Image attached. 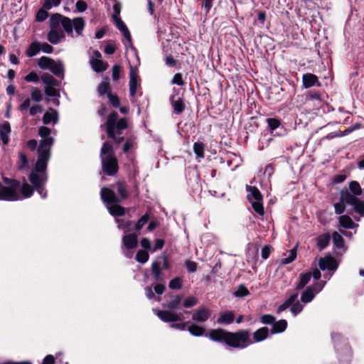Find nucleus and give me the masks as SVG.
<instances>
[{"label":"nucleus","mask_w":364,"mask_h":364,"mask_svg":"<svg viewBox=\"0 0 364 364\" xmlns=\"http://www.w3.org/2000/svg\"><path fill=\"white\" fill-rule=\"evenodd\" d=\"M246 191L247 192L250 193V197L251 198L252 200H263V196L259 191V190L256 186H246Z\"/></svg>","instance_id":"c756f323"},{"label":"nucleus","mask_w":364,"mask_h":364,"mask_svg":"<svg viewBox=\"0 0 364 364\" xmlns=\"http://www.w3.org/2000/svg\"><path fill=\"white\" fill-rule=\"evenodd\" d=\"M198 303V299L197 297L193 296H188L184 301L183 302L182 306L184 308H191L196 306Z\"/></svg>","instance_id":"5fc2aeb1"},{"label":"nucleus","mask_w":364,"mask_h":364,"mask_svg":"<svg viewBox=\"0 0 364 364\" xmlns=\"http://www.w3.org/2000/svg\"><path fill=\"white\" fill-rule=\"evenodd\" d=\"M349 189L348 190L351 195L355 196V197L360 196L363 192V189L360 187L359 183L356 181H351L349 183Z\"/></svg>","instance_id":"4c0bfd02"},{"label":"nucleus","mask_w":364,"mask_h":364,"mask_svg":"<svg viewBox=\"0 0 364 364\" xmlns=\"http://www.w3.org/2000/svg\"><path fill=\"white\" fill-rule=\"evenodd\" d=\"M331 236L328 233L323 234L317 238V247L320 250L325 249L329 244Z\"/></svg>","instance_id":"f704fd0d"},{"label":"nucleus","mask_w":364,"mask_h":364,"mask_svg":"<svg viewBox=\"0 0 364 364\" xmlns=\"http://www.w3.org/2000/svg\"><path fill=\"white\" fill-rule=\"evenodd\" d=\"M90 64L93 70L97 73L105 71L109 67L107 62L103 61L100 59H95V58H90Z\"/></svg>","instance_id":"6ab92c4d"},{"label":"nucleus","mask_w":364,"mask_h":364,"mask_svg":"<svg viewBox=\"0 0 364 364\" xmlns=\"http://www.w3.org/2000/svg\"><path fill=\"white\" fill-rule=\"evenodd\" d=\"M114 154L113 146L112 144L106 141L103 143L100 149V156H105L104 155Z\"/></svg>","instance_id":"de8ad7c7"},{"label":"nucleus","mask_w":364,"mask_h":364,"mask_svg":"<svg viewBox=\"0 0 364 364\" xmlns=\"http://www.w3.org/2000/svg\"><path fill=\"white\" fill-rule=\"evenodd\" d=\"M333 243L336 248L342 249L345 247V240L343 237L336 231L332 234Z\"/></svg>","instance_id":"58836bf2"},{"label":"nucleus","mask_w":364,"mask_h":364,"mask_svg":"<svg viewBox=\"0 0 364 364\" xmlns=\"http://www.w3.org/2000/svg\"><path fill=\"white\" fill-rule=\"evenodd\" d=\"M185 267L188 272L193 273L197 270L198 264L194 261L186 260L185 262Z\"/></svg>","instance_id":"e2e57ef3"},{"label":"nucleus","mask_w":364,"mask_h":364,"mask_svg":"<svg viewBox=\"0 0 364 364\" xmlns=\"http://www.w3.org/2000/svg\"><path fill=\"white\" fill-rule=\"evenodd\" d=\"M187 330L193 336L200 337L205 335V336L209 338V333L205 334V328L203 326H200L198 324L193 323H190Z\"/></svg>","instance_id":"393cba45"},{"label":"nucleus","mask_w":364,"mask_h":364,"mask_svg":"<svg viewBox=\"0 0 364 364\" xmlns=\"http://www.w3.org/2000/svg\"><path fill=\"white\" fill-rule=\"evenodd\" d=\"M210 316L211 312L207 307L200 306L193 314L192 320L196 322L203 323L208 321Z\"/></svg>","instance_id":"f8f14e48"},{"label":"nucleus","mask_w":364,"mask_h":364,"mask_svg":"<svg viewBox=\"0 0 364 364\" xmlns=\"http://www.w3.org/2000/svg\"><path fill=\"white\" fill-rule=\"evenodd\" d=\"M43 123L44 124H49L53 123L57 124L58 122V112L57 110L50 108L49 112H46L43 117Z\"/></svg>","instance_id":"412c9836"},{"label":"nucleus","mask_w":364,"mask_h":364,"mask_svg":"<svg viewBox=\"0 0 364 364\" xmlns=\"http://www.w3.org/2000/svg\"><path fill=\"white\" fill-rule=\"evenodd\" d=\"M151 274L153 275L155 281L159 282L161 279V264L158 261L153 262L151 264Z\"/></svg>","instance_id":"72a5a7b5"},{"label":"nucleus","mask_w":364,"mask_h":364,"mask_svg":"<svg viewBox=\"0 0 364 364\" xmlns=\"http://www.w3.org/2000/svg\"><path fill=\"white\" fill-rule=\"evenodd\" d=\"M102 168L109 176H114L119 170L118 161L114 154L101 156Z\"/></svg>","instance_id":"0eeeda50"},{"label":"nucleus","mask_w":364,"mask_h":364,"mask_svg":"<svg viewBox=\"0 0 364 364\" xmlns=\"http://www.w3.org/2000/svg\"><path fill=\"white\" fill-rule=\"evenodd\" d=\"M318 266L321 270L336 271L338 267L336 259L331 255L321 257L318 261Z\"/></svg>","instance_id":"9b49d317"},{"label":"nucleus","mask_w":364,"mask_h":364,"mask_svg":"<svg viewBox=\"0 0 364 364\" xmlns=\"http://www.w3.org/2000/svg\"><path fill=\"white\" fill-rule=\"evenodd\" d=\"M51 129L46 126H41L38 129V135L41 137L37 149V156L41 158H50L51 148L55 139L50 136Z\"/></svg>","instance_id":"423d86ee"},{"label":"nucleus","mask_w":364,"mask_h":364,"mask_svg":"<svg viewBox=\"0 0 364 364\" xmlns=\"http://www.w3.org/2000/svg\"><path fill=\"white\" fill-rule=\"evenodd\" d=\"M303 87L306 89L313 86L321 87V84L318 77L312 73H305L302 76Z\"/></svg>","instance_id":"4468645a"},{"label":"nucleus","mask_w":364,"mask_h":364,"mask_svg":"<svg viewBox=\"0 0 364 364\" xmlns=\"http://www.w3.org/2000/svg\"><path fill=\"white\" fill-rule=\"evenodd\" d=\"M65 36L62 30L51 29L48 33L47 39L48 41L53 44L56 45L59 43L62 39L65 38Z\"/></svg>","instance_id":"dca6fc26"},{"label":"nucleus","mask_w":364,"mask_h":364,"mask_svg":"<svg viewBox=\"0 0 364 364\" xmlns=\"http://www.w3.org/2000/svg\"><path fill=\"white\" fill-rule=\"evenodd\" d=\"M129 94L132 97H134L136 93L138 86V76L136 69L130 65L129 67Z\"/></svg>","instance_id":"ddd939ff"},{"label":"nucleus","mask_w":364,"mask_h":364,"mask_svg":"<svg viewBox=\"0 0 364 364\" xmlns=\"http://www.w3.org/2000/svg\"><path fill=\"white\" fill-rule=\"evenodd\" d=\"M287 328V321L284 319H281L278 321H274L270 330L271 334L281 333L284 332Z\"/></svg>","instance_id":"a878e982"},{"label":"nucleus","mask_w":364,"mask_h":364,"mask_svg":"<svg viewBox=\"0 0 364 364\" xmlns=\"http://www.w3.org/2000/svg\"><path fill=\"white\" fill-rule=\"evenodd\" d=\"M311 278V272H306L299 275V282L296 286L297 290L302 289L309 282Z\"/></svg>","instance_id":"473e14b6"},{"label":"nucleus","mask_w":364,"mask_h":364,"mask_svg":"<svg viewBox=\"0 0 364 364\" xmlns=\"http://www.w3.org/2000/svg\"><path fill=\"white\" fill-rule=\"evenodd\" d=\"M108 100H109V102L110 103V105L114 107V108H118L120 106V101H119V97L117 96V95L116 94H113L112 92V93H108V96H107Z\"/></svg>","instance_id":"4d7b16f0"},{"label":"nucleus","mask_w":364,"mask_h":364,"mask_svg":"<svg viewBox=\"0 0 364 364\" xmlns=\"http://www.w3.org/2000/svg\"><path fill=\"white\" fill-rule=\"evenodd\" d=\"M339 223L341 227L346 229L353 228L354 225V223L351 218L347 215L340 216Z\"/></svg>","instance_id":"37998d69"},{"label":"nucleus","mask_w":364,"mask_h":364,"mask_svg":"<svg viewBox=\"0 0 364 364\" xmlns=\"http://www.w3.org/2000/svg\"><path fill=\"white\" fill-rule=\"evenodd\" d=\"M249 201L252 203L253 210L259 215H264V210L262 200L252 201L250 196H247Z\"/></svg>","instance_id":"c03bdc74"},{"label":"nucleus","mask_w":364,"mask_h":364,"mask_svg":"<svg viewBox=\"0 0 364 364\" xmlns=\"http://www.w3.org/2000/svg\"><path fill=\"white\" fill-rule=\"evenodd\" d=\"M11 132L10 123L4 121L0 125V139H1L2 144L6 145L9 142V134Z\"/></svg>","instance_id":"f3484780"},{"label":"nucleus","mask_w":364,"mask_h":364,"mask_svg":"<svg viewBox=\"0 0 364 364\" xmlns=\"http://www.w3.org/2000/svg\"><path fill=\"white\" fill-rule=\"evenodd\" d=\"M275 320V317L271 314H264L260 317L262 323L266 325H273Z\"/></svg>","instance_id":"bf43d9fd"},{"label":"nucleus","mask_w":364,"mask_h":364,"mask_svg":"<svg viewBox=\"0 0 364 364\" xmlns=\"http://www.w3.org/2000/svg\"><path fill=\"white\" fill-rule=\"evenodd\" d=\"M41 81L46 85L45 87H59L60 82L48 73H44L41 77Z\"/></svg>","instance_id":"5701e85b"},{"label":"nucleus","mask_w":364,"mask_h":364,"mask_svg":"<svg viewBox=\"0 0 364 364\" xmlns=\"http://www.w3.org/2000/svg\"><path fill=\"white\" fill-rule=\"evenodd\" d=\"M346 193H350L348 189H342L340 191V201L334 204L335 213L341 215L345 212L346 200L345 199Z\"/></svg>","instance_id":"aec40b11"},{"label":"nucleus","mask_w":364,"mask_h":364,"mask_svg":"<svg viewBox=\"0 0 364 364\" xmlns=\"http://www.w3.org/2000/svg\"><path fill=\"white\" fill-rule=\"evenodd\" d=\"M183 287V279L180 277H176L171 280H170L168 283V287L173 290H178L181 289Z\"/></svg>","instance_id":"49530a36"},{"label":"nucleus","mask_w":364,"mask_h":364,"mask_svg":"<svg viewBox=\"0 0 364 364\" xmlns=\"http://www.w3.org/2000/svg\"><path fill=\"white\" fill-rule=\"evenodd\" d=\"M139 232H132L127 235H124L122 237V249H125L127 251L124 252V255L127 258H132V252L130 250L136 248L138 245V235Z\"/></svg>","instance_id":"6e6552de"},{"label":"nucleus","mask_w":364,"mask_h":364,"mask_svg":"<svg viewBox=\"0 0 364 364\" xmlns=\"http://www.w3.org/2000/svg\"><path fill=\"white\" fill-rule=\"evenodd\" d=\"M235 314L232 311H228L219 316L217 323L219 324L228 325L234 321Z\"/></svg>","instance_id":"b1692460"},{"label":"nucleus","mask_w":364,"mask_h":364,"mask_svg":"<svg viewBox=\"0 0 364 364\" xmlns=\"http://www.w3.org/2000/svg\"><path fill=\"white\" fill-rule=\"evenodd\" d=\"M31 96L32 100H33L36 102H40L43 100V94L37 88H33L31 90Z\"/></svg>","instance_id":"680f3d73"},{"label":"nucleus","mask_w":364,"mask_h":364,"mask_svg":"<svg viewBox=\"0 0 364 364\" xmlns=\"http://www.w3.org/2000/svg\"><path fill=\"white\" fill-rule=\"evenodd\" d=\"M47 9H45L43 7L42 9H40L36 15V20L38 22H43L44 21L48 16V13L46 11Z\"/></svg>","instance_id":"13d9d810"},{"label":"nucleus","mask_w":364,"mask_h":364,"mask_svg":"<svg viewBox=\"0 0 364 364\" xmlns=\"http://www.w3.org/2000/svg\"><path fill=\"white\" fill-rule=\"evenodd\" d=\"M298 296L299 294L297 292L292 294L282 304L278 307L277 312L280 314L281 312L287 309L289 307L291 306L293 303H294V301L297 299Z\"/></svg>","instance_id":"c85d7f7f"},{"label":"nucleus","mask_w":364,"mask_h":364,"mask_svg":"<svg viewBox=\"0 0 364 364\" xmlns=\"http://www.w3.org/2000/svg\"><path fill=\"white\" fill-rule=\"evenodd\" d=\"M2 179L5 185H2L0 182V200H18L21 198L19 193L22 194L23 198H30L33 194L34 187L27 183L21 185V182L14 178L3 177Z\"/></svg>","instance_id":"f03ea898"},{"label":"nucleus","mask_w":364,"mask_h":364,"mask_svg":"<svg viewBox=\"0 0 364 364\" xmlns=\"http://www.w3.org/2000/svg\"><path fill=\"white\" fill-rule=\"evenodd\" d=\"M61 25L68 34L73 33V21L68 17L64 16Z\"/></svg>","instance_id":"864d4df0"},{"label":"nucleus","mask_w":364,"mask_h":364,"mask_svg":"<svg viewBox=\"0 0 364 364\" xmlns=\"http://www.w3.org/2000/svg\"><path fill=\"white\" fill-rule=\"evenodd\" d=\"M85 27V21L82 17L75 18L73 20V30L75 29L77 35H81Z\"/></svg>","instance_id":"e433bc0d"},{"label":"nucleus","mask_w":364,"mask_h":364,"mask_svg":"<svg viewBox=\"0 0 364 364\" xmlns=\"http://www.w3.org/2000/svg\"><path fill=\"white\" fill-rule=\"evenodd\" d=\"M193 152L197 158H204L205 156V144L201 141H197L193 146Z\"/></svg>","instance_id":"ea45409f"},{"label":"nucleus","mask_w":364,"mask_h":364,"mask_svg":"<svg viewBox=\"0 0 364 364\" xmlns=\"http://www.w3.org/2000/svg\"><path fill=\"white\" fill-rule=\"evenodd\" d=\"M316 295V294L314 291V287H311L309 286L302 292L301 295V301L304 304L309 303L314 299Z\"/></svg>","instance_id":"bb28decb"},{"label":"nucleus","mask_w":364,"mask_h":364,"mask_svg":"<svg viewBox=\"0 0 364 364\" xmlns=\"http://www.w3.org/2000/svg\"><path fill=\"white\" fill-rule=\"evenodd\" d=\"M157 316L164 322L173 323L178 321H182L183 318L181 313L176 314L168 310H158L156 313Z\"/></svg>","instance_id":"9d476101"},{"label":"nucleus","mask_w":364,"mask_h":364,"mask_svg":"<svg viewBox=\"0 0 364 364\" xmlns=\"http://www.w3.org/2000/svg\"><path fill=\"white\" fill-rule=\"evenodd\" d=\"M64 16L60 14H52L50 18V27L51 29H58L62 23Z\"/></svg>","instance_id":"c9c22d12"},{"label":"nucleus","mask_w":364,"mask_h":364,"mask_svg":"<svg viewBox=\"0 0 364 364\" xmlns=\"http://www.w3.org/2000/svg\"><path fill=\"white\" fill-rule=\"evenodd\" d=\"M304 306L300 303L299 301L296 300L290 308V311L293 316H296L302 311Z\"/></svg>","instance_id":"6e6d98bb"},{"label":"nucleus","mask_w":364,"mask_h":364,"mask_svg":"<svg viewBox=\"0 0 364 364\" xmlns=\"http://www.w3.org/2000/svg\"><path fill=\"white\" fill-rule=\"evenodd\" d=\"M41 51L40 42L33 41L30 44L26 51V55L28 58H32Z\"/></svg>","instance_id":"7c9ffc66"},{"label":"nucleus","mask_w":364,"mask_h":364,"mask_svg":"<svg viewBox=\"0 0 364 364\" xmlns=\"http://www.w3.org/2000/svg\"><path fill=\"white\" fill-rule=\"evenodd\" d=\"M109 214L114 217H120L125 215V208L119 203H105Z\"/></svg>","instance_id":"a211bd4d"},{"label":"nucleus","mask_w":364,"mask_h":364,"mask_svg":"<svg viewBox=\"0 0 364 364\" xmlns=\"http://www.w3.org/2000/svg\"><path fill=\"white\" fill-rule=\"evenodd\" d=\"M61 0H46L43 4L45 9H50L53 6H58L60 4Z\"/></svg>","instance_id":"69168bd1"},{"label":"nucleus","mask_w":364,"mask_h":364,"mask_svg":"<svg viewBox=\"0 0 364 364\" xmlns=\"http://www.w3.org/2000/svg\"><path fill=\"white\" fill-rule=\"evenodd\" d=\"M118 196L114 191L104 187L100 191V196L104 203H120L129 198V192L124 181H118L116 183Z\"/></svg>","instance_id":"39448f33"},{"label":"nucleus","mask_w":364,"mask_h":364,"mask_svg":"<svg viewBox=\"0 0 364 364\" xmlns=\"http://www.w3.org/2000/svg\"><path fill=\"white\" fill-rule=\"evenodd\" d=\"M170 102L175 114H181L185 110L186 105L182 97L176 99V95H172L170 97Z\"/></svg>","instance_id":"2eb2a0df"},{"label":"nucleus","mask_w":364,"mask_h":364,"mask_svg":"<svg viewBox=\"0 0 364 364\" xmlns=\"http://www.w3.org/2000/svg\"><path fill=\"white\" fill-rule=\"evenodd\" d=\"M114 20V24L115 26H117V28H118V30L122 33L123 31H126L127 30H128V28L127 26H126V24L124 23V21L121 19V18H114L113 19Z\"/></svg>","instance_id":"774afa93"},{"label":"nucleus","mask_w":364,"mask_h":364,"mask_svg":"<svg viewBox=\"0 0 364 364\" xmlns=\"http://www.w3.org/2000/svg\"><path fill=\"white\" fill-rule=\"evenodd\" d=\"M128 126L127 119L119 117L117 112L113 110L107 117L105 122L100 125V129L114 144H120L124 140L123 132Z\"/></svg>","instance_id":"7ed1b4c3"},{"label":"nucleus","mask_w":364,"mask_h":364,"mask_svg":"<svg viewBox=\"0 0 364 364\" xmlns=\"http://www.w3.org/2000/svg\"><path fill=\"white\" fill-rule=\"evenodd\" d=\"M269 330L267 327H261L252 333L251 338L249 329H240L235 332L228 331L223 328L212 329L209 332V338L214 342L224 343L226 346L242 350L254 343H259L269 337Z\"/></svg>","instance_id":"f257e3e1"},{"label":"nucleus","mask_w":364,"mask_h":364,"mask_svg":"<svg viewBox=\"0 0 364 364\" xmlns=\"http://www.w3.org/2000/svg\"><path fill=\"white\" fill-rule=\"evenodd\" d=\"M97 91L100 97H102L105 95L108 96L109 92H112L109 82L107 81H102L101 83H100L99 85L97 86Z\"/></svg>","instance_id":"2f4dec72"},{"label":"nucleus","mask_w":364,"mask_h":364,"mask_svg":"<svg viewBox=\"0 0 364 364\" xmlns=\"http://www.w3.org/2000/svg\"><path fill=\"white\" fill-rule=\"evenodd\" d=\"M183 296L181 294L175 295L171 300L167 303V308L170 310H178L182 306Z\"/></svg>","instance_id":"cd10ccee"},{"label":"nucleus","mask_w":364,"mask_h":364,"mask_svg":"<svg viewBox=\"0 0 364 364\" xmlns=\"http://www.w3.org/2000/svg\"><path fill=\"white\" fill-rule=\"evenodd\" d=\"M51 63H54V60L46 56H42L38 59V65L42 70H49Z\"/></svg>","instance_id":"a19ab883"},{"label":"nucleus","mask_w":364,"mask_h":364,"mask_svg":"<svg viewBox=\"0 0 364 364\" xmlns=\"http://www.w3.org/2000/svg\"><path fill=\"white\" fill-rule=\"evenodd\" d=\"M49 70L56 77L64 78L65 68L60 60H54V63H51Z\"/></svg>","instance_id":"4be33fe9"},{"label":"nucleus","mask_w":364,"mask_h":364,"mask_svg":"<svg viewBox=\"0 0 364 364\" xmlns=\"http://www.w3.org/2000/svg\"><path fill=\"white\" fill-rule=\"evenodd\" d=\"M347 205L353 208V210L358 213L360 216L364 217V201L358 197L351 195L350 193H346L344 196Z\"/></svg>","instance_id":"1a4fd4ad"},{"label":"nucleus","mask_w":364,"mask_h":364,"mask_svg":"<svg viewBox=\"0 0 364 364\" xmlns=\"http://www.w3.org/2000/svg\"><path fill=\"white\" fill-rule=\"evenodd\" d=\"M149 258V253L146 250H139L136 252V255L135 257V259L141 264L146 263L148 261Z\"/></svg>","instance_id":"3c124183"},{"label":"nucleus","mask_w":364,"mask_h":364,"mask_svg":"<svg viewBox=\"0 0 364 364\" xmlns=\"http://www.w3.org/2000/svg\"><path fill=\"white\" fill-rule=\"evenodd\" d=\"M149 213H146L144 215H142L139 220L135 224V230L139 232V231L144 227V225L148 222L149 220Z\"/></svg>","instance_id":"603ef678"},{"label":"nucleus","mask_w":364,"mask_h":364,"mask_svg":"<svg viewBox=\"0 0 364 364\" xmlns=\"http://www.w3.org/2000/svg\"><path fill=\"white\" fill-rule=\"evenodd\" d=\"M214 0H203L201 3V9L207 15L213 7Z\"/></svg>","instance_id":"052dcab7"},{"label":"nucleus","mask_w":364,"mask_h":364,"mask_svg":"<svg viewBox=\"0 0 364 364\" xmlns=\"http://www.w3.org/2000/svg\"><path fill=\"white\" fill-rule=\"evenodd\" d=\"M296 247H294L292 248L289 253V255L287 257L283 258L281 260L282 264H288L291 263L296 258Z\"/></svg>","instance_id":"8fccbe9b"},{"label":"nucleus","mask_w":364,"mask_h":364,"mask_svg":"<svg viewBox=\"0 0 364 364\" xmlns=\"http://www.w3.org/2000/svg\"><path fill=\"white\" fill-rule=\"evenodd\" d=\"M24 80L28 82H38L39 77L35 71H31L24 77Z\"/></svg>","instance_id":"338daca9"},{"label":"nucleus","mask_w":364,"mask_h":364,"mask_svg":"<svg viewBox=\"0 0 364 364\" xmlns=\"http://www.w3.org/2000/svg\"><path fill=\"white\" fill-rule=\"evenodd\" d=\"M50 158L37 156L34 168L31 171L28 180L33 187L45 185L48 181L46 169Z\"/></svg>","instance_id":"20e7f679"},{"label":"nucleus","mask_w":364,"mask_h":364,"mask_svg":"<svg viewBox=\"0 0 364 364\" xmlns=\"http://www.w3.org/2000/svg\"><path fill=\"white\" fill-rule=\"evenodd\" d=\"M44 92L48 97H60L59 92L55 89V87H45Z\"/></svg>","instance_id":"0e129e2a"},{"label":"nucleus","mask_w":364,"mask_h":364,"mask_svg":"<svg viewBox=\"0 0 364 364\" xmlns=\"http://www.w3.org/2000/svg\"><path fill=\"white\" fill-rule=\"evenodd\" d=\"M265 121L271 134L281 125V120L277 118H267Z\"/></svg>","instance_id":"79ce46f5"},{"label":"nucleus","mask_w":364,"mask_h":364,"mask_svg":"<svg viewBox=\"0 0 364 364\" xmlns=\"http://www.w3.org/2000/svg\"><path fill=\"white\" fill-rule=\"evenodd\" d=\"M116 222L118 223V228L124 231V232H129L133 225V221L127 220L124 221L123 219L116 218Z\"/></svg>","instance_id":"a18cd8bd"},{"label":"nucleus","mask_w":364,"mask_h":364,"mask_svg":"<svg viewBox=\"0 0 364 364\" xmlns=\"http://www.w3.org/2000/svg\"><path fill=\"white\" fill-rule=\"evenodd\" d=\"M250 291L245 284H240L237 289L234 291L233 295L235 297H245L250 294Z\"/></svg>","instance_id":"09e8293b"}]
</instances>
